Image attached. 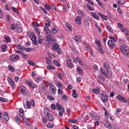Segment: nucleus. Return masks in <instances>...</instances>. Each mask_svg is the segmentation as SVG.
<instances>
[{
  "label": "nucleus",
  "mask_w": 129,
  "mask_h": 129,
  "mask_svg": "<svg viewBox=\"0 0 129 129\" xmlns=\"http://www.w3.org/2000/svg\"><path fill=\"white\" fill-rule=\"evenodd\" d=\"M103 66L104 67V69L102 68H100V72L105 76L106 78H109L108 77V75L109 74V70L110 69V67L109 66V63L107 62H105L103 63Z\"/></svg>",
  "instance_id": "obj_1"
},
{
  "label": "nucleus",
  "mask_w": 129,
  "mask_h": 129,
  "mask_svg": "<svg viewBox=\"0 0 129 129\" xmlns=\"http://www.w3.org/2000/svg\"><path fill=\"white\" fill-rule=\"evenodd\" d=\"M119 49L120 52H121L123 55H125V57L129 56V48L127 46L123 44L120 47Z\"/></svg>",
  "instance_id": "obj_2"
},
{
  "label": "nucleus",
  "mask_w": 129,
  "mask_h": 129,
  "mask_svg": "<svg viewBox=\"0 0 129 129\" xmlns=\"http://www.w3.org/2000/svg\"><path fill=\"white\" fill-rule=\"evenodd\" d=\"M56 108L58 109V114L59 116H63V113L65 112V110H64V108L62 107V105L58 104V103H56Z\"/></svg>",
  "instance_id": "obj_3"
},
{
  "label": "nucleus",
  "mask_w": 129,
  "mask_h": 129,
  "mask_svg": "<svg viewBox=\"0 0 129 129\" xmlns=\"http://www.w3.org/2000/svg\"><path fill=\"white\" fill-rule=\"evenodd\" d=\"M44 114L45 116L49 121H52V120H54V117H53V115L50 114L49 111L47 112H44Z\"/></svg>",
  "instance_id": "obj_4"
},
{
  "label": "nucleus",
  "mask_w": 129,
  "mask_h": 129,
  "mask_svg": "<svg viewBox=\"0 0 129 129\" xmlns=\"http://www.w3.org/2000/svg\"><path fill=\"white\" fill-rule=\"evenodd\" d=\"M100 97L102 102L105 103V102H107L108 100V96L105 93H102L100 95Z\"/></svg>",
  "instance_id": "obj_5"
},
{
  "label": "nucleus",
  "mask_w": 129,
  "mask_h": 129,
  "mask_svg": "<svg viewBox=\"0 0 129 129\" xmlns=\"http://www.w3.org/2000/svg\"><path fill=\"white\" fill-rule=\"evenodd\" d=\"M49 90L51 91V94H53L54 95H55L56 91H57L56 87L52 83L49 84Z\"/></svg>",
  "instance_id": "obj_6"
},
{
  "label": "nucleus",
  "mask_w": 129,
  "mask_h": 129,
  "mask_svg": "<svg viewBox=\"0 0 129 129\" xmlns=\"http://www.w3.org/2000/svg\"><path fill=\"white\" fill-rule=\"evenodd\" d=\"M10 59L11 61H17L20 59V56L17 54H13L10 56Z\"/></svg>",
  "instance_id": "obj_7"
},
{
  "label": "nucleus",
  "mask_w": 129,
  "mask_h": 129,
  "mask_svg": "<svg viewBox=\"0 0 129 129\" xmlns=\"http://www.w3.org/2000/svg\"><path fill=\"white\" fill-rule=\"evenodd\" d=\"M67 64L68 67L70 68V69H72L74 67V64L72 63V60L70 58L67 59Z\"/></svg>",
  "instance_id": "obj_8"
},
{
  "label": "nucleus",
  "mask_w": 129,
  "mask_h": 129,
  "mask_svg": "<svg viewBox=\"0 0 129 129\" xmlns=\"http://www.w3.org/2000/svg\"><path fill=\"white\" fill-rule=\"evenodd\" d=\"M117 98L120 101H121L122 102H123V103H126V99L125 98L122 97L121 95H118L117 96Z\"/></svg>",
  "instance_id": "obj_9"
},
{
  "label": "nucleus",
  "mask_w": 129,
  "mask_h": 129,
  "mask_svg": "<svg viewBox=\"0 0 129 129\" xmlns=\"http://www.w3.org/2000/svg\"><path fill=\"white\" fill-rule=\"evenodd\" d=\"M108 46L111 49H113L114 48V42L111 40H109L108 41Z\"/></svg>",
  "instance_id": "obj_10"
},
{
  "label": "nucleus",
  "mask_w": 129,
  "mask_h": 129,
  "mask_svg": "<svg viewBox=\"0 0 129 129\" xmlns=\"http://www.w3.org/2000/svg\"><path fill=\"white\" fill-rule=\"evenodd\" d=\"M103 123L106 127H107L108 128H111V125L108 120H104L103 121Z\"/></svg>",
  "instance_id": "obj_11"
},
{
  "label": "nucleus",
  "mask_w": 129,
  "mask_h": 129,
  "mask_svg": "<svg viewBox=\"0 0 129 129\" xmlns=\"http://www.w3.org/2000/svg\"><path fill=\"white\" fill-rule=\"evenodd\" d=\"M81 21H82V17L78 16L76 18V22L79 26H80V25H81Z\"/></svg>",
  "instance_id": "obj_12"
},
{
  "label": "nucleus",
  "mask_w": 129,
  "mask_h": 129,
  "mask_svg": "<svg viewBox=\"0 0 129 129\" xmlns=\"http://www.w3.org/2000/svg\"><path fill=\"white\" fill-rule=\"evenodd\" d=\"M47 41H52V43H55V37L51 36V35H48L47 36Z\"/></svg>",
  "instance_id": "obj_13"
},
{
  "label": "nucleus",
  "mask_w": 129,
  "mask_h": 129,
  "mask_svg": "<svg viewBox=\"0 0 129 129\" xmlns=\"http://www.w3.org/2000/svg\"><path fill=\"white\" fill-rule=\"evenodd\" d=\"M74 40L77 43H80L81 42V36L80 35H77L74 37Z\"/></svg>",
  "instance_id": "obj_14"
},
{
  "label": "nucleus",
  "mask_w": 129,
  "mask_h": 129,
  "mask_svg": "<svg viewBox=\"0 0 129 129\" xmlns=\"http://www.w3.org/2000/svg\"><path fill=\"white\" fill-rule=\"evenodd\" d=\"M77 72L78 73V74H79V75H82V74H83V70H82L81 67L79 66L77 68Z\"/></svg>",
  "instance_id": "obj_15"
},
{
  "label": "nucleus",
  "mask_w": 129,
  "mask_h": 129,
  "mask_svg": "<svg viewBox=\"0 0 129 129\" xmlns=\"http://www.w3.org/2000/svg\"><path fill=\"white\" fill-rule=\"evenodd\" d=\"M52 48L53 51H56V50H58V49L59 48V44L57 43H54L52 45Z\"/></svg>",
  "instance_id": "obj_16"
},
{
  "label": "nucleus",
  "mask_w": 129,
  "mask_h": 129,
  "mask_svg": "<svg viewBox=\"0 0 129 129\" xmlns=\"http://www.w3.org/2000/svg\"><path fill=\"white\" fill-rule=\"evenodd\" d=\"M94 44L96 45L98 47V48L102 46V45H101V43H100V40H99L95 39Z\"/></svg>",
  "instance_id": "obj_17"
},
{
  "label": "nucleus",
  "mask_w": 129,
  "mask_h": 129,
  "mask_svg": "<svg viewBox=\"0 0 129 129\" xmlns=\"http://www.w3.org/2000/svg\"><path fill=\"white\" fill-rule=\"evenodd\" d=\"M91 16L93 17V18H94V19H95L96 20H98L99 19V17H98L95 12H92L91 13Z\"/></svg>",
  "instance_id": "obj_18"
},
{
  "label": "nucleus",
  "mask_w": 129,
  "mask_h": 129,
  "mask_svg": "<svg viewBox=\"0 0 129 129\" xmlns=\"http://www.w3.org/2000/svg\"><path fill=\"white\" fill-rule=\"evenodd\" d=\"M8 81L9 83L10 84V85H11L13 88H14V87H15V84L14 83V82L13 81V80H12V79L10 78H8Z\"/></svg>",
  "instance_id": "obj_19"
},
{
  "label": "nucleus",
  "mask_w": 129,
  "mask_h": 129,
  "mask_svg": "<svg viewBox=\"0 0 129 129\" xmlns=\"http://www.w3.org/2000/svg\"><path fill=\"white\" fill-rule=\"evenodd\" d=\"M4 119L6 121H8V120L10 119V117H9L8 113L7 112H4Z\"/></svg>",
  "instance_id": "obj_20"
},
{
  "label": "nucleus",
  "mask_w": 129,
  "mask_h": 129,
  "mask_svg": "<svg viewBox=\"0 0 129 129\" xmlns=\"http://www.w3.org/2000/svg\"><path fill=\"white\" fill-rule=\"evenodd\" d=\"M1 48H2V50L3 52H6V51H7L8 50V46H7L5 44H3L1 46Z\"/></svg>",
  "instance_id": "obj_21"
},
{
  "label": "nucleus",
  "mask_w": 129,
  "mask_h": 129,
  "mask_svg": "<svg viewBox=\"0 0 129 129\" xmlns=\"http://www.w3.org/2000/svg\"><path fill=\"white\" fill-rule=\"evenodd\" d=\"M77 13L79 16H82V17H84L85 16V13L83 12V10H78Z\"/></svg>",
  "instance_id": "obj_22"
},
{
  "label": "nucleus",
  "mask_w": 129,
  "mask_h": 129,
  "mask_svg": "<svg viewBox=\"0 0 129 129\" xmlns=\"http://www.w3.org/2000/svg\"><path fill=\"white\" fill-rule=\"evenodd\" d=\"M120 30H121V32L122 33H124L125 34L128 33V30L127 29H126V28H124V26H123L121 28H120Z\"/></svg>",
  "instance_id": "obj_23"
},
{
  "label": "nucleus",
  "mask_w": 129,
  "mask_h": 129,
  "mask_svg": "<svg viewBox=\"0 0 129 129\" xmlns=\"http://www.w3.org/2000/svg\"><path fill=\"white\" fill-rule=\"evenodd\" d=\"M4 39L5 40V42L6 43H11V38H10L9 36H5Z\"/></svg>",
  "instance_id": "obj_24"
},
{
  "label": "nucleus",
  "mask_w": 129,
  "mask_h": 129,
  "mask_svg": "<svg viewBox=\"0 0 129 129\" xmlns=\"http://www.w3.org/2000/svg\"><path fill=\"white\" fill-rule=\"evenodd\" d=\"M44 8L47 11H51V6H50V5L48 4H46V5H44Z\"/></svg>",
  "instance_id": "obj_25"
},
{
  "label": "nucleus",
  "mask_w": 129,
  "mask_h": 129,
  "mask_svg": "<svg viewBox=\"0 0 129 129\" xmlns=\"http://www.w3.org/2000/svg\"><path fill=\"white\" fill-rule=\"evenodd\" d=\"M86 7L88 10H89V11H91L92 12L94 11V8H92V7H91V6L88 4L86 5Z\"/></svg>",
  "instance_id": "obj_26"
},
{
  "label": "nucleus",
  "mask_w": 129,
  "mask_h": 129,
  "mask_svg": "<svg viewBox=\"0 0 129 129\" xmlns=\"http://www.w3.org/2000/svg\"><path fill=\"white\" fill-rule=\"evenodd\" d=\"M8 68L9 71H11V72H15V68H14V67L11 65L8 66Z\"/></svg>",
  "instance_id": "obj_27"
},
{
  "label": "nucleus",
  "mask_w": 129,
  "mask_h": 129,
  "mask_svg": "<svg viewBox=\"0 0 129 129\" xmlns=\"http://www.w3.org/2000/svg\"><path fill=\"white\" fill-rule=\"evenodd\" d=\"M15 119H16V120L17 121V123L18 124H20V123H21V119H20V118H19V115H17L15 116Z\"/></svg>",
  "instance_id": "obj_28"
},
{
  "label": "nucleus",
  "mask_w": 129,
  "mask_h": 129,
  "mask_svg": "<svg viewBox=\"0 0 129 129\" xmlns=\"http://www.w3.org/2000/svg\"><path fill=\"white\" fill-rule=\"evenodd\" d=\"M73 96L75 98H77L78 97V94L76 93V90H73Z\"/></svg>",
  "instance_id": "obj_29"
},
{
  "label": "nucleus",
  "mask_w": 129,
  "mask_h": 129,
  "mask_svg": "<svg viewBox=\"0 0 129 129\" xmlns=\"http://www.w3.org/2000/svg\"><path fill=\"white\" fill-rule=\"evenodd\" d=\"M57 32H58V28H57L56 27H53L52 29V31L51 33L52 34H56V33H57Z\"/></svg>",
  "instance_id": "obj_30"
},
{
  "label": "nucleus",
  "mask_w": 129,
  "mask_h": 129,
  "mask_svg": "<svg viewBox=\"0 0 129 129\" xmlns=\"http://www.w3.org/2000/svg\"><path fill=\"white\" fill-rule=\"evenodd\" d=\"M0 101H1V102H8L9 100L4 97H0Z\"/></svg>",
  "instance_id": "obj_31"
},
{
  "label": "nucleus",
  "mask_w": 129,
  "mask_h": 129,
  "mask_svg": "<svg viewBox=\"0 0 129 129\" xmlns=\"http://www.w3.org/2000/svg\"><path fill=\"white\" fill-rule=\"evenodd\" d=\"M56 85L58 88H60L61 89H63V87L62 85V84L60 82H57Z\"/></svg>",
  "instance_id": "obj_32"
},
{
  "label": "nucleus",
  "mask_w": 129,
  "mask_h": 129,
  "mask_svg": "<svg viewBox=\"0 0 129 129\" xmlns=\"http://www.w3.org/2000/svg\"><path fill=\"white\" fill-rule=\"evenodd\" d=\"M35 81L36 83H38L39 81H42V78L40 77H37L35 78Z\"/></svg>",
  "instance_id": "obj_33"
},
{
  "label": "nucleus",
  "mask_w": 129,
  "mask_h": 129,
  "mask_svg": "<svg viewBox=\"0 0 129 129\" xmlns=\"http://www.w3.org/2000/svg\"><path fill=\"white\" fill-rule=\"evenodd\" d=\"M47 89H48V86L47 85V84L45 83L43 84L42 89H43V90H47Z\"/></svg>",
  "instance_id": "obj_34"
},
{
  "label": "nucleus",
  "mask_w": 129,
  "mask_h": 129,
  "mask_svg": "<svg viewBox=\"0 0 129 129\" xmlns=\"http://www.w3.org/2000/svg\"><path fill=\"white\" fill-rule=\"evenodd\" d=\"M45 59L46 60V64H48L49 65H51L52 64V61L50 58H48L47 57H45Z\"/></svg>",
  "instance_id": "obj_35"
},
{
  "label": "nucleus",
  "mask_w": 129,
  "mask_h": 129,
  "mask_svg": "<svg viewBox=\"0 0 129 129\" xmlns=\"http://www.w3.org/2000/svg\"><path fill=\"white\" fill-rule=\"evenodd\" d=\"M11 29H12V30H15L17 28H18V27H17V25H16V24H11Z\"/></svg>",
  "instance_id": "obj_36"
},
{
  "label": "nucleus",
  "mask_w": 129,
  "mask_h": 129,
  "mask_svg": "<svg viewBox=\"0 0 129 129\" xmlns=\"http://www.w3.org/2000/svg\"><path fill=\"white\" fill-rule=\"evenodd\" d=\"M92 92L96 93V94H98V93H99V89H98V88H96V89H93Z\"/></svg>",
  "instance_id": "obj_37"
},
{
  "label": "nucleus",
  "mask_w": 129,
  "mask_h": 129,
  "mask_svg": "<svg viewBox=\"0 0 129 129\" xmlns=\"http://www.w3.org/2000/svg\"><path fill=\"white\" fill-rule=\"evenodd\" d=\"M53 63L55 65H56L57 67H60V63H59V61L57 60H53Z\"/></svg>",
  "instance_id": "obj_38"
},
{
  "label": "nucleus",
  "mask_w": 129,
  "mask_h": 129,
  "mask_svg": "<svg viewBox=\"0 0 129 129\" xmlns=\"http://www.w3.org/2000/svg\"><path fill=\"white\" fill-rule=\"evenodd\" d=\"M39 9L42 11L44 14H45V15H48V12H47V10H46L45 9L43 8L42 7H40Z\"/></svg>",
  "instance_id": "obj_39"
},
{
  "label": "nucleus",
  "mask_w": 129,
  "mask_h": 129,
  "mask_svg": "<svg viewBox=\"0 0 129 129\" xmlns=\"http://www.w3.org/2000/svg\"><path fill=\"white\" fill-rule=\"evenodd\" d=\"M12 10L14 13H17L18 14H20V12L18 10V9L16 8L15 7H12Z\"/></svg>",
  "instance_id": "obj_40"
},
{
  "label": "nucleus",
  "mask_w": 129,
  "mask_h": 129,
  "mask_svg": "<svg viewBox=\"0 0 129 129\" xmlns=\"http://www.w3.org/2000/svg\"><path fill=\"white\" fill-rule=\"evenodd\" d=\"M28 63L29 65H31V66H35V65H36V64L31 60H28Z\"/></svg>",
  "instance_id": "obj_41"
},
{
  "label": "nucleus",
  "mask_w": 129,
  "mask_h": 129,
  "mask_svg": "<svg viewBox=\"0 0 129 129\" xmlns=\"http://www.w3.org/2000/svg\"><path fill=\"white\" fill-rule=\"evenodd\" d=\"M47 69L48 70H55V67L53 66H47Z\"/></svg>",
  "instance_id": "obj_42"
},
{
  "label": "nucleus",
  "mask_w": 129,
  "mask_h": 129,
  "mask_svg": "<svg viewBox=\"0 0 129 129\" xmlns=\"http://www.w3.org/2000/svg\"><path fill=\"white\" fill-rule=\"evenodd\" d=\"M20 116H21V117L22 118H23V120H24V121H25V122L28 121V118H26V117H24V116H25V115H21V114H19Z\"/></svg>",
  "instance_id": "obj_43"
},
{
  "label": "nucleus",
  "mask_w": 129,
  "mask_h": 129,
  "mask_svg": "<svg viewBox=\"0 0 129 129\" xmlns=\"http://www.w3.org/2000/svg\"><path fill=\"white\" fill-rule=\"evenodd\" d=\"M66 27H68V30H69L70 32L72 31V27L70 25H69L68 24H67L66 25Z\"/></svg>",
  "instance_id": "obj_44"
},
{
  "label": "nucleus",
  "mask_w": 129,
  "mask_h": 129,
  "mask_svg": "<svg viewBox=\"0 0 129 129\" xmlns=\"http://www.w3.org/2000/svg\"><path fill=\"white\" fill-rule=\"evenodd\" d=\"M44 29L45 30L46 34H49L50 33V29H49L47 27H44Z\"/></svg>",
  "instance_id": "obj_45"
},
{
  "label": "nucleus",
  "mask_w": 129,
  "mask_h": 129,
  "mask_svg": "<svg viewBox=\"0 0 129 129\" xmlns=\"http://www.w3.org/2000/svg\"><path fill=\"white\" fill-rule=\"evenodd\" d=\"M47 97V99H49V100H52V101H54V100H55V98L51 97L50 95H48Z\"/></svg>",
  "instance_id": "obj_46"
},
{
  "label": "nucleus",
  "mask_w": 129,
  "mask_h": 129,
  "mask_svg": "<svg viewBox=\"0 0 129 129\" xmlns=\"http://www.w3.org/2000/svg\"><path fill=\"white\" fill-rule=\"evenodd\" d=\"M107 29L111 33H113V30L111 28V27L109 26H107Z\"/></svg>",
  "instance_id": "obj_47"
},
{
  "label": "nucleus",
  "mask_w": 129,
  "mask_h": 129,
  "mask_svg": "<svg viewBox=\"0 0 129 129\" xmlns=\"http://www.w3.org/2000/svg\"><path fill=\"white\" fill-rule=\"evenodd\" d=\"M47 127H48L49 128H52V127H54V124L49 123L47 125Z\"/></svg>",
  "instance_id": "obj_48"
},
{
  "label": "nucleus",
  "mask_w": 129,
  "mask_h": 129,
  "mask_svg": "<svg viewBox=\"0 0 129 129\" xmlns=\"http://www.w3.org/2000/svg\"><path fill=\"white\" fill-rule=\"evenodd\" d=\"M57 93L59 95H62L63 94V91L61 89H58L57 90Z\"/></svg>",
  "instance_id": "obj_49"
},
{
  "label": "nucleus",
  "mask_w": 129,
  "mask_h": 129,
  "mask_svg": "<svg viewBox=\"0 0 129 129\" xmlns=\"http://www.w3.org/2000/svg\"><path fill=\"white\" fill-rule=\"evenodd\" d=\"M69 121L71 123H76L77 122V119H70Z\"/></svg>",
  "instance_id": "obj_50"
},
{
  "label": "nucleus",
  "mask_w": 129,
  "mask_h": 129,
  "mask_svg": "<svg viewBox=\"0 0 129 129\" xmlns=\"http://www.w3.org/2000/svg\"><path fill=\"white\" fill-rule=\"evenodd\" d=\"M21 54L22 58H23V59H27V57H28V55L25 54L24 53H21Z\"/></svg>",
  "instance_id": "obj_51"
},
{
  "label": "nucleus",
  "mask_w": 129,
  "mask_h": 129,
  "mask_svg": "<svg viewBox=\"0 0 129 129\" xmlns=\"http://www.w3.org/2000/svg\"><path fill=\"white\" fill-rule=\"evenodd\" d=\"M26 105H27V108H31V102H30V101H27L26 102Z\"/></svg>",
  "instance_id": "obj_52"
},
{
  "label": "nucleus",
  "mask_w": 129,
  "mask_h": 129,
  "mask_svg": "<svg viewBox=\"0 0 129 129\" xmlns=\"http://www.w3.org/2000/svg\"><path fill=\"white\" fill-rule=\"evenodd\" d=\"M118 5H123L125 3V0H118Z\"/></svg>",
  "instance_id": "obj_53"
},
{
  "label": "nucleus",
  "mask_w": 129,
  "mask_h": 129,
  "mask_svg": "<svg viewBox=\"0 0 129 129\" xmlns=\"http://www.w3.org/2000/svg\"><path fill=\"white\" fill-rule=\"evenodd\" d=\"M16 31L18 33H22V31H23L21 28L20 27H17Z\"/></svg>",
  "instance_id": "obj_54"
},
{
  "label": "nucleus",
  "mask_w": 129,
  "mask_h": 129,
  "mask_svg": "<svg viewBox=\"0 0 129 129\" xmlns=\"http://www.w3.org/2000/svg\"><path fill=\"white\" fill-rule=\"evenodd\" d=\"M99 49H98V51L99 52V53H100L101 54H103V49H102V46H101L100 47H99Z\"/></svg>",
  "instance_id": "obj_55"
},
{
  "label": "nucleus",
  "mask_w": 129,
  "mask_h": 129,
  "mask_svg": "<svg viewBox=\"0 0 129 129\" xmlns=\"http://www.w3.org/2000/svg\"><path fill=\"white\" fill-rule=\"evenodd\" d=\"M117 11L118 14H119V15H122V11L121 10V9H120V8L118 7L117 8Z\"/></svg>",
  "instance_id": "obj_56"
},
{
  "label": "nucleus",
  "mask_w": 129,
  "mask_h": 129,
  "mask_svg": "<svg viewBox=\"0 0 129 129\" xmlns=\"http://www.w3.org/2000/svg\"><path fill=\"white\" fill-rule=\"evenodd\" d=\"M21 93L23 95L26 94V90L25 89H21Z\"/></svg>",
  "instance_id": "obj_57"
},
{
  "label": "nucleus",
  "mask_w": 129,
  "mask_h": 129,
  "mask_svg": "<svg viewBox=\"0 0 129 129\" xmlns=\"http://www.w3.org/2000/svg\"><path fill=\"white\" fill-rule=\"evenodd\" d=\"M51 108L52 110H55L56 109V106L54 104H51Z\"/></svg>",
  "instance_id": "obj_58"
},
{
  "label": "nucleus",
  "mask_w": 129,
  "mask_h": 129,
  "mask_svg": "<svg viewBox=\"0 0 129 129\" xmlns=\"http://www.w3.org/2000/svg\"><path fill=\"white\" fill-rule=\"evenodd\" d=\"M57 78H58L59 79H60V80H62V75H61V74L60 73H57Z\"/></svg>",
  "instance_id": "obj_59"
},
{
  "label": "nucleus",
  "mask_w": 129,
  "mask_h": 129,
  "mask_svg": "<svg viewBox=\"0 0 129 129\" xmlns=\"http://www.w3.org/2000/svg\"><path fill=\"white\" fill-rule=\"evenodd\" d=\"M50 23H51V21L49 20L47 23H45V26L44 27H47V28L48 27H50L51 26V24H50Z\"/></svg>",
  "instance_id": "obj_60"
},
{
  "label": "nucleus",
  "mask_w": 129,
  "mask_h": 129,
  "mask_svg": "<svg viewBox=\"0 0 129 129\" xmlns=\"http://www.w3.org/2000/svg\"><path fill=\"white\" fill-rule=\"evenodd\" d=\"M98 78L99 80H100V81H104V79L103 78V77H102V76H99L98 77Z\"/></svg>",
  "instance_id": "obj_61"
},
{
  "label": "nucleus",
  "mask_w": 129,
  "mask_h": 129,
  "mask_svg": "<svg viewBox=\"0 0 129 129\" xmlns=\"http://www.w3.org/2000/svg\"><path fill=\"white\" fill-rule=\"evenodd\" d=\"M51 8L54 11H56V6H55V4H54L53 3L51 4Z\"/></svg>",
  "instance_id": "obj_62"
},
{
  "label": "nucleus",
  "mask_w": 129,
  "mask_h": 129,
  "mask_svg": "<svg viewBox=\"0 0 129 129\" xmlns=\"http://www.w3.org/2000/svg\"><path fill=\"white\" fill-rule=\"evenodd\" d=\"M101 18L103 20H104V21H107V16H105V15H103L102 16Z\"/></svg>",
  "instance_id": "obj_63"
},
{
  "label": "nucleus",
  "mask_w": 129,
  "mask_h": 129,
  "mask_svg": "<svg viewBox=\"0 0 129 129\" xmlns=\"http://www.w3.org/2000/svg\"><path fill=\"white\" fill-rule=\"evenodd\" d=\"M84 23L85 25H86V26H89V22H88V21H87V20H85L84 21Z\"/></svg>",
  "instance_id": "obj_64"
}]
</instances>
